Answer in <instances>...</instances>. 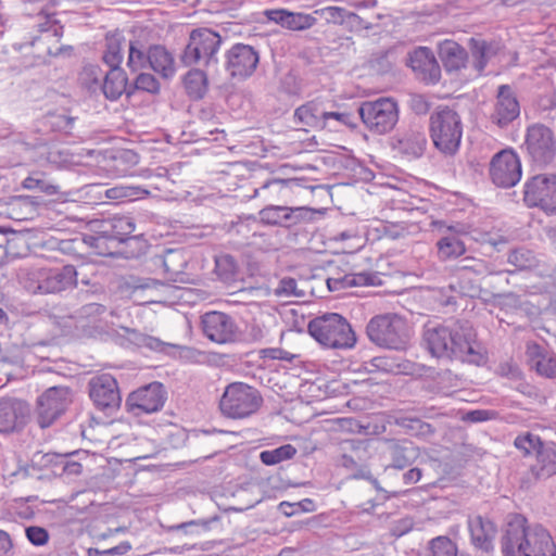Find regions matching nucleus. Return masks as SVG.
<instances>
[{"label":"nucleus","mask_w":556,"mask_h":556,"mask_svg":"<svg viewBox=\"0 0 556 556\" xmlns=\"http://www.w3.org/2000/svg\"><path fill=\"white\" fill-rule=\"evenodd\" d=\"M422 340L429 353L446 361H459L476 366L486 362V354L477 339V332L467 321L451 325L428 323Z\"/></svg>","instance_id":"obj_1"},{"label":"nucleus","mask_w":556,"mask_h":556,"mask_svg":"<svg viewBox=\"0 0 556 556\" xmlns=\"http://www.w3.org/2000/svg\"><path fill=\"white\" fill-rule=\"evenodd\" d=\"M521 516L508 522L502 538L505 556H556V545L549 532L540 525L528 527Z\"/></svg>","instance_id":"obj_2"},{"label":"nucleus","mask_w":556,"mask_h":556,"mask_svg":"<svg viewBox=\"0 0 556 556\" xmlns=\"http://www.w3.org/2000/svg\"><path fill=\"white\" fill-rule=\"evenodd\" d=\"M366 334L370 342L379 348L402 351L408 345L410 327L406 319L397 314H381L368 321Z\"/></svg>","instance_id":"obj_3"},{"label":"nucleus","mask_w":556,"mask_h":556,"mask_svg":"<svg viewBox=\"0 0 556 556\" xmlns=\"http://www.w3.org/2000/svg\"><path fill=\"white\" fill-rule=\"evenodd\" d=\"M309 334L326 348L351 349L356 343L349 321L337 313H326L308 323Z\"/></svg>","instance_id":"obj_4"},{"label":"nucleus","mask_w":556,"mask_h":556,"mask_svg":"<svg viewBox=\"0 0 556 556\" xmlns=\"http://www.w3.org/2000/svg\"><path fill=\"white\" fill-rule=\"evenodd\" d=\"M263 404L260 391L243 382L226 387L219 402L222 413L232 419H242L255 414Z\"/></svg>","instance_id":"obj_5"},{"label":"nucleus","mask_w":556,"mask_h":556,"mask_svg":"<svg viewBox=\"0 0 556 556\" xmlns=\"http://www.w3.org/2000/svg\"><path fill=\"white\" fill-rule=\"evenodd\" d=\"M78 271L74 265L39 268L29 274L26 289L31 293L56 294L76 288Z\"/></svg>","instance_id":"obj_6"},{"label":"nucleus","mask_w":556,"mask_h":556,"mask_svg":"<svg viewBox=\"0 0 556 556\" xmlns=\"http://www.w3.org/2000/svg\"><path fill=\"white\" fill-rule=\"evenodd\" d=\"M222 43L220 36L208 29L200 28L191 31L189 42L181 55L185 65L190 66L197 63H203L205 66L216 65V53Z\"/></svg>","instance_id":"obj_7"},{"label":"nucleus","mask_w":556,"mask_h":556,"mask_svg":"<svg viewBox=\"0 0 556 556\" xmlns=\"http://www.w3.org/2000/svg\"><path fill=\"white\" fill-rule=\"evenodd\" d=\"M358 114L365 126L376 135L392 130L399 121L397 103L391 98L365 101L359 105Z\"/></svg>","instance_id":"obj_8"},{"label":"nucleus","mask_w":556,"mask_h":556,"mask_svg":"<svg viewBox=\"0 0 556 556\" xmlns=\"http://www.w3.org/2000/svg\"><path fill=\"white\" fill-rule=\"evenodd\" d=\"M523 202L528 207H538L547 215H556V175L539 174L523 185Z\"/></svg>","instance_id":"obj_9"},{"label":"nucleus","mask_w":556,"mask_h":556,"mask_svg":"<svg viewBox=\"0 0 556 556\" xmlns=\"http://www.w3.org/2000/svg\"><path fill=\"white\" fill-rule=\"evenodd\" d=\"M73 402L68 387L58 386L47 389L37 400L36 420L45 429L53 425Z\"/></svg>","instance_id":"obj_10"},{"label":"nucleus","mask_w":556,"mask_h":556,"mask_svg":"<svg viewBox=\"0 0 556 556\" xmlns=\"http://www.w3.org/2000/svg\"><path fill=\"white\" fill-rule=\"evenodd\" d=\"M81 79L90 90L100 88L105 98L112 101L117 100L124 92L131 94V91L127 90L128 79L122 68H110L102 79L101 70L90 65L84 68Z\"/></svg>","instance_id":"obj_11"},{"label":"nucleus","mask_w":556,"mask_h":556,"mask_svg":"<svg viewBox=\"0 0 556 556\" xmlns=\"http://www.w3.org/2000/svg\"><path fill=\"white\" fill-rule=\"evenodd\" d=\"M88 393L93 405L102 412L112 414L122 403L116 379L110 374L93 376L88 381Z\"/></svg>","instance_id":"obj_12"},{"label":"nucleus","mask_w":556,"mask_h":556,"mask_svg":"<svg viewBox=\"0 0 556 556\" xmlns=\"http://www.w3.org/2000/svg\"><path fill=\"white\" fill-rule=\"evenodd\" d=\"M521 175L520 160L513 150H502L492 157L489 176L496 187L511 188L520 181Z\"/></svg>","instance_id":"obj_13"},{"label":"nucleus","mask_w":556,"mask_h":556,"mask_svg":"<svg viewBox=\"0 0 556 556\" xmlns=\"http://www.w3.org/2000/svg\"><path fill=\"white\" fill-rule=\"evenodd\" d=\"M92 227L96 232L111 237L117 245L127 242L135 243L138 254L147 247L142 236H132L135 223L130 216L117 215L112 218L96 220Z\"/></svg>","instance_id":"obj_14"},{"label":"nucleus","mask_w":556,"mask_h":556,"mask_svg":"<svg viewBox=\"0 0 556 556\" xmlns=\"http://www.w3.org/2000/svg\"><path fill=\"white\" fill-rule=\"evenodd\" d=\"M225 70L231 78L245 79L253 75L260 54L250 45L236 43L225 54Z\"/></svg>","instance_id":"obj_15"},{"label":"nucleus","mask_w":556,"mask_h":556,"mask_svg":"<svg viewBox=\"0 0 556 556\" xmlns=\"http://www.w3.org/2000/svg\"><path fill=\"white\" fill-rule=\"evenodd\" d=\"M166 401V391L160 382H152L131 392L126 407L135 416L159 412Z\"/></svg>","instance_id":"obj_16"},{"label":"nucleus","mask_w":556,"mask_h":556,"mask_svg":"<svg viewBox=\"0 0 556 556\" xmlns=\"http://www.w3.org/2000/svg\"><path fill=\"white\" fill-rule=\"evenodd\" d=\"M455 270L460 280L464 294L470 298H478L481 293V287L479 285L472 282H468L467 286L465 285L470 274H473L476 277H484L503 273L502 270H495L494 266L484 260L473 256L460 258L456 264Z\"/></svg>","instance_id":"obj_17"},{"label":"nucleus","mask_w":556,"mask_h":556,"mask_svg":"<svg viewBox=\"0 0 556 556\" xmlns=\"http://www.w3.org/2000/svg\"><path fill=\"white\" fill-rule=\"evenodd\" d=\"M407 64L415 77L426 85H434L441 78V68L433 51L428 47H418L408 53Z\"/></svg>","instance_id":"obj_18"},{"label":"nucleus","mask_w":556,"mask_h":556,"mask_svg":"<svg viewBox=\"0 0 556 556\" xmlns=\"http://www.w3.org/2000/svg\"><path fill=\"white\" fill-rule=\"evenodd\" d=\"M203 333L213 342L227 343L235 341L237 325L231 316L222 312H208L202 316Z\"/></svg>","instance_id":"obj_19"},{"label":"nucleus","mask_w":556,"mask_h":556,"mask_svg":"<svg viewBox=\"0 0 556 556\" xmlns=\"http://www.w3.org/2000/svg\"><path fill=\"white\" fill-rule=\"evenodd\" d=\"M29 416V405L15 397L0 399V432H13L22 429Z\"/></svg>","instance_id":"obj_20"},{"label":"nucleus","mask_w":556,"mask_h":556,"mask_svg":"<svg viewBox=\"0 0 556 556\" xmlns=\"http://www.w3.org/2000/svg\"><path fill=\"white\" fill-rule=\"evenodd\" d=\"M431 139H462L459 115L448 108L434 112L430 117Z\"/></svg>","instance_id":"obj_21"},{"label":"nucleus","mask_w":556,"mask_h":556,"mask_svg":"<svg viewBox=\"0 0 556 556\" xmlns=\"http://www.w3.org/2000/svg\"><path fill=\"white\" fill-rule=\"evenodd\" d=\"M154 264L162 266L164 277L168 281L180 283L190 281L185 271L188 264L187 253L181 249H168L162 255H156Z\"/></svg>","instance_id":"obj_22"},{"label":"nucleus","mask_w":556,"mask_h":556,"mask_svg":"<svg viewBox=\"0 0 556 556\" xmlns=\"http://www.w3.org/2000/svg\"><path fill=\"white\" fill-rule=\"evenodd\" d=\"M520 114V104L509 85H501L497 89L495 110L492 121L500 127H505Z\"/></svg>","instance_id":"obj_23"},{"label":"nucleus","mask_w":556,"mask_h":556,"mask_svg":"<svg viewBox=\"0 0 556 556\" xmlns=\"http://www.w3.org/2000/svg\"><path fill=\"white\" fill-rule=\"evenodd\" d=\"M468 529L470 532L471 544L475 548L484 553L493 551V541L496 535L494 523L480 515L468 518Z\"/></svg>","instance_id":"obj_24"},{"label":"nucleus","mask_w":556,"mask_h":556,"mask_svg":"<svg viewBox=\"0 0 556 556\" xmlns=\"http://www.w3.org/2000/svg\"><path fill=\"white\" fill-rule=\"evenodd\" d=\"M526 355L529 365L538 375L545 378L556 377V355L544 346L531 342L527 344Z\"/></svg>","instance_id":"obj_25"},{"label":"nucleus","mask_w":556,"mask_h":556,"mask_svg":"<svg viewBox=\"0 0 556 556\" xmlns=\"http://www.w3.org/2000/svg\"><path fill=\"white\" fill-rule=\"evenodd\" d=\"M386 453L392 460V467L404 469L412 465L419 456L418 447L408 440H387Z\"/></svg>","instance_id":"obj_26"},{"label":"nucleus","mask_w":556,"mask_h":556,"mask_svg":"<svg viewBox=\"0 0 556 556\" xmlns=\"http://www.w3.org/2000/svg\"><path fill=\"white\" fill-rule=\"evenodd\" d=\"M326 110L317 101H308L294 111V121L302 125L304 131L326 128Z\"/></svg>","instance_id":"obj_27"},{"label":"nucleus","mask_w":556,"mask_h":556,"mask_svg":"<svg viewBox=\"0 0 556 556\" xmlns=\"http://www.w3.org/2000/svg\"><path fill=\"white\" fill-rule=\"evenodd\" d=\"M554 475H556V446L540 450L535 463L530 466L528 481L546 480Z\"/></svg>","instance_id":"obj_28"},{"label":"nucleus","mask_w":556,"mask_h":556,"mask_svg":"<svg viewBox=\"0 0 556 556\" xmlns=\"http://www.w3.org/2000/svg\"><path fill=\"white\" fill-rule=\"evenodd\" d=\"M301 211V207L269 205L260 211V218L268 225L289 227L300 220Z\"/></svg>","instance_id":"obj_29"},{"label":"nucleus","mask_w":556,"mask_h":556,"mask_svg":"<svg viewBox=\"0 0 556 556\" xmlns=\"http://www.w3.org/2000/svg\"><path fill=\"white\" fill-rule=\"evenodd\" d=\"M266 15L268 20L291 30L307 29L315 22V18L308 14L294 13L283 9L269 10L266 12Z\"/></svg>","instance_id":"obj_30"},{"label":"nucleus","mask_w":556,"mask_h":556,"mask_svg":"<svg viewBox=\"0 0 556 556\" xmlns=\"http://www.w3.org/2000/svg\"><path fill=\"white\" fill-rule=\"evenodd\" d=\"M450 233L442 236L437 242L438 256L441 261L455 260L466 252L464 241L458 237L459 231L455 226H447Z\"/></svg>","instance_id":"obj_31"},{"label":"nucleus","mask_w":556,"mask_h":556,"mask_svg":"<svg viewBox=\"0 0 556 556\" xmlns=\"http://www.w3.org/2000/svg\"><path fill=\"white\" fill-rule=\"evenodd\" d=\"M149 67L164 79H170L176 73L173 54L161 45L150 46Z\"/></svg>","instance_id":"obj_32"},{"label":"nucleus","mask_w":556,"mask_h":556,"mask_svg":"<svg viewBox=\"0 0 556 556\" xmlns=\"http://www.w3.org/2000/svg\"><path fill=\"white\" fill-rule=\"evenodd\" d=\"M439 55L447 72L465 67L468 58L466 50L453 40H445L440 45Z\"/></svg>","instance_id":"obj_33"},{"label":"nucleus","mask_w":556,"mask_h":556,"mask_svg":"<svg viewBox=\"0 0 556 556\" xmlns=\"http://www.w3.org/2000/svg\"><path fill=\"white\" fill-rule=\"evenodd\" d=\"M376 276L368 273L345 274L340 277L327 278L329 291H341L352 287L375 285Z\"/></svg>","instance_id":"obj_34"},{"label":"nucleus","mask_w":556,"mask_h":556,"mask_svg":"<svg viewBox=\"0 0 556 556\" xmlns=\"http://www.w3.org/2000/svg\"><path fill=\"white\" fill-rule=\"evenodd\" d=\"M470 50L473 59V67L479 74L484 71L489 60L497 52V48L493 43L475 38L470 39Z\"/></svg>","instance_id":"obj_35"},{"label":"nucleus","mask_w":556,"mask_h":556,"mask_svg":"<svg viewBox=\"0 0 556 556\" xmlns=\"http://www.w3.org/2000/svg\"><path fill=\"white\" fill-rule=\"evenodd\" d=\"M525 144L535 164L544 166L554 160L556 152L555 141H525Z\"/></svg>","instance_id":"obj_36"},{"label":"nucleus","mask_w":556,"mask_h":556,"mask_svg":"<svg viewBox=\"0 0 556 556\" xmlns=\"http://www.w3.org/2000/svg\"><path fill=\"white\" fill-rule=\"evenodd\" d=\"M184 85L191 98L201 99L207 89L206 75L202 70H190L184 78Z\"/></svg>","instance_id":"obj_37"},{"label":"nucleus","mask_w":556,"mask_h":556,"mask_svg":"<svg viewBox=\"0 0 556 556\" xmlns=\"http://www.w3.org/2000/svg\"><path fill=\"white\" fill-rule=\"evenodd\" d=\"M92 235L84 236V243L94 250V253L101 256L113 255L118 247L111 237L98 233L93 230Z\"/></svg>","instance_id":"obj_38"},{"label":"nucleus","mask_w":556,"mask_h":556,"mask_svg":"<svg viewBox=\"0 0 556 556\" xmlns=\"http://www.w3.org/2000/svg\"><path fill=\"white\" fill-rule=\"evenodd\" d=\"M102 60L110 68H121L123 61V39L117 36H108Z\"/></svg>","instance_id":"obj_39"},{"label":"nucleus","mask_w":556,"mask_h":556,"mask_svg":"<svg viewBox=\"0 0 556 556\" xmlns=\"http://www.w3.org/2000/svg\"><path fill=\"white\" fill-rule=\"evenodd\" d=\"M150 47L144 48L139 41L130 42L128 49L127 66L131 72H137L149 66Z\"/></svg>","instance_id":"obj_40"},{"label":"nucleus","mask_w":556,"mask_h":556,"mask_svg":"<svg viewBox=\"0 0 556 556\" xmlns=\"http://www.w3.org/2000/svg\"><path fill=\"white\" fill-rule=\"evenodd\" d=\"M458 549L448 536L440 535L429 541L426 556H457Z\"/></svg>","instance_id":"obj_41"},{"label":"nucleus","mask_w":556,"mask_h":556,"mask_svg":"<svg viewBox=\"0 0 556 556\" xmlns=\"http://www.w3.org/2000/svg\"><path fill=\"white\" fill-rule=\"evenodd\" d=\"M215 273L218 278L225 282L233 280L238 273V263L236 258L229 254L216 256Z\"/></svg>","instance_id":"obj_42"},{"label":"nucleus","mask_w":556,"mask_h":556,"mask_svg":"<svg viewBox=\"0 0 556 556\" xmlns=\"http://www.w3.org/2000/svg\"><path fill=\"white\" fill-rule=\"evenodd\" d=\"M301 181L296 178L289 179H270L262 185L261 188L254 190L253 197H257L260 191H268L271 195L286 192L294 191L296 188H301Z\"/></svg>","instance_id":"obj_43"},{"label":"nucleus","mask_w":556,"mask_h":556,"mask_svg":"<svg viewBox=\"0 0 556 556\" xmlns=\"http://www.w3.org/2000/svg\"><path fill=\"white\" fill-rule=\"evenodd\" d=\"M296 454V448L291 444H285L274 450L263 451L260 459L267 466L279 464L283 460L291 459Z\"/></svg>","instance_id":"obj_44"},{"label":"nucleus","mask_w":556,"mask_h":556,"mask_svg":"<svg viewBox=\"0 0 556 556\" xmlns=\"http://www.w3.org/2000/svg\"><path fill=\"white\" fill-rule=\"evenodd\" d=\"M355 116L348 112H329L326 111L325 122L326 128L330 131H340L343 128L355 127Z\"/></svg>","instance_id":"obj_45"},{"label":"nucleus","mask_w":556,"mask_h":556,"mask_svg":"<svg viewBox=\"0 0 556 556\" xmlns=\"http://www.w3.org/2000/svg\"><path fill=\"white\" fill-rule=\"evenodd\" d=\"M113 167L119 174H126L131 167L139 163V155L130 149L115 151L111 155Z\"/></svg>","instance_id":"obj_46"},{"label":"nucleus","mask_w":556,"mask_h":556,"mask_svg":"<svg viewBox=\"0 0 556 556\" xmlns=\"http://www.w3.org/2000/svg\"><path fill=\"white\" fill-rule=\"evenodd\" d=\"M148 194L149 191L139 186H116L105 190L106 198L113 200H134Z\"/></svg>","instance_id":"obj_47"},{"label":"nucleus","mask_w":556,"mask_h":556,"mask_svg":"<svg viewBox=\"0 0 556 556\" xmlns=\"http://www.w3.org/2000/svg\"><path fill=\"white\" fill-rule=\"evenodd\" d=\"M507 261L519 270L529 269L536 265V257L534 253L526 248L511 250L508 254Z\"/></svg>","instance_id":"obj_48"},{"label":"nucleus","mask_w":556,"mask_h":556,"mask_svg":"<svg viewBox=\"0 0 556 556\" xmlns=\"http://www.w3.org/2000/svg\"><path fill=\"white\" fill-rule=\"evenodd\" d=\"M45 464L54 463L62 468V471L68 476H77L81 471V465L77 462L70 460L66 455L45 454L42 456Z\"/></svg>","instance_id":"obj_49"},{"label":"nucleus","mask_w":556,"mask_h":556,"mask_svg":"<svg viewBox=\"0 0 556 556\" xmlns=\"http://www.w3.org/2000/svg\"><path fill=\"white\" fill-rule=\"evenodd\" d=\"M435 383L438 392L450 395L456 388L460 386V380L451 370H443L438 374Z\"/></svg>","instance_id":"obj_50"},{"label":"nucleus","mask_w":556,"mask_h":556,"mask_svg":"<svg viewBox=\"0 0 556 556\" xmlns=\"http://www.w3.org/2000/svg\"><path fill=\"white\" fill-rule=\"evenodd\" d=\"M75 118L65 115L49 114L45 117V124L50 126L55 131H62L65 135L72 136Z\"/></svg>","instance_id":"obj_51"},{"label":"nucleus","mask_w":556,"mask_h":556,"mask_svg":"<svg viewBox=\"0 0 556 556\" xmlns=\"http://www.w3.org/2000/svg\"><path fill=\"white\" fill-rule=\"evenodd\" d=\"M43 22H39L37 27L43 34L41 39H49L50 37L60 38L63 35V26L53 17V15H46L42 17Z\"/></svg>","instance_id":"obj_52"},{"label":"nucleus","mask_w":556,"mask_h":556,"mask_svg":"<svg viewBox=\"0 0 556 556\" xmlns=\"http://www.w3.org/2000/svg\"><path fill=\"white\" fill-rule=\"evenodd\" d=\"M401 425L414 435L427 438L434 433V429L430 424L418 418L403 419Z\"/></svg>","instance_id":"obj_53"},{"label":"nucleus","mask_w":556,"mask_h":556,"mask_svg":"<svg viewBox=\"0 0 556 556\" xmlns=\"http://www.w3.org/2000/svg\"><path fill=\"white\" fill-rule=\"evenodd\" d=\"M280 90L289 96H300L302 91L300 78L293 72H288L280 79Z\"/></svg>","instance_id":"obj_54"},{"label":"nucleus","mask_w":556,"mask_h":556,"mask_svg":"<svg viewBox=\"0 0 556 556\" xmlns=\"http://www.w3.org/2000/svg\"><path fill=\"white\" fill-rule=\"evenodd\" d=\"M106 312V306L98 302H88L84 304L77 312L80 319L96 320Z\"/></svg>","instance_id":"obj_55"},{"label":"nucleus","mask_w":556,"mask_h":556,"mask_svg":"<svg viewBox=\"0 0 556 556\" xmlns=\"http://www.w3.org/2000/svg\"><path fill=\"white\" fill-rule=\"evenodd\" d=\"M425 141H396L393 149L406 154L408 157H419L425 150Z\"/></svg>","instance_id":"obj_56"},{"label":"nucleus","mask_w":556,"mask_h":556,"mask_svg":"<svg viewBox=\"0 0 556 556\" xmlns=\"http://www.w3.org/2000/svg\"><path fill=\"white\" fill-rule=\"evenodd\" d=\"M135 89L157 93L160 91V83L149 73H140L135 79Z\"/></svg>","instance_id":"obj_57"},{"label":"nucleus","mask_w":556,"mask_h":556,"mask_svg":"<svg viewBox=\"0 0 556 556\" xmlns=\"http://www.w3.org/2000/svg\"><path fill=\"white\" fill-rule=\"evenodd\" d=\"M298 283L293 278H283L280 280L275 293L278 296H302L303 293L298 291Z\"/></svg>","instance_id":"obj_58"},{"label":"nucleus","mask_w":556,"mask_h":556,"mask_svg":"<svg viewBox=\"0 0 556 556\" xmlns=\"http://www.w3.org/2000/svg\"><path fill=\"white\" fill-rule=\"evenodd\" d=\"M26 536L31 544L37 546L45 545L49 539L48 531L45 528L35 526L26 529Z\"/></svg>","instance_id":"obj_59"},{"label":"nucleus","mask_w":556,"mask_h":556,"mask_svg":"<svg viewBox=\"0 0 556 556\" xmlns=\"http://www.w3.org/2000/svg\"><path fill=\"white\" fill-rule=\"evenodd\" d=\"M554 132L543 124H533L527 128L526 139H553Z\"/></svg>","instance_id":"obj_60"},{"label":"nucleus","mask_w":556,"mask_h":556,"mask_svg":"<svg viewBox=\"0 0 556 556\" xmlns=\"http://www.w3.org/2000/svg\"><path fill=\"white\" fill-rule=\"evenodd\" d=\"M539 443V438L534 437L530 433L525 435H518L515 439V446L518 450L523 451L526 455L530 454L532 451L536 448V444Z\"/></svg>","instance_id":"obj_61"},{"label":"nucleus","mask_w":556,"mask_h":556,"mask_svg":"<svg viewBox=\"0 0 556 556\" xmlns=\"http://www.w3.org/2000/svg\"><path fill=\"white\" fill-rule=\"evenodd\" d=\"M324 13L326 14L327 20H330L333 23H343L350 15L345 9L339 7L325 8Z\"/></svg>","instance_id":"obj_62"},{"label":"nucleus","mask_w":556,"mask_h":556,"mask_svg":"<svg viewBox=\"0 0 556 556\" xmlns=\"http://www.w3.org/2000/svg\"><path fill=\"white\" fill-rule=\"evenodd\" d=\"M496 372L502 377H507L510 379H517L520 377V370L518 366L510 362L500 364Z\"/></svg>","instance_id":"obj_63"},{"label":"nucleus","mask_w":556,"mask_h":556,"mask_svg":"<svg viewBox=\"0 0 556 556\" xmlns=\"http://www.w3.org/2000/svg\"><path fill=\"white\" fill-rule=\"evenodd\" d=\"M410 108L417 114H426L429 111V103L422 96L415 94L410 99Z\"/></svg>","instance_id":"obj_64"}]
</instances>
